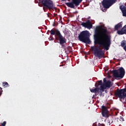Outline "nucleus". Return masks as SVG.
<instances>
[{
    "label": "nucleus",
    "instance_id": "34",
    "mask_svg": "<svg viewBox=\"0 0 126 126\" xmlns=\"http://www.w3.org/2000/svg\"><path fill=\"white\" fill-rule=\"evenodd\" d=\"M109 78L111 77V76H109Z\"/></svg>",
    "mask_w": 126,
    "mask_h": 126
},
{
    "label": "nucleus",
    "instance_id": "31",
    "mask_svg": "<svg viewBox=\"0 0 126 126\" xmlns=\"http://www.w3.org/2000/svg\"><path fill=\"white\" fill-rule=\"evenodd\" d=\"M101 126H105V125L104 124H102Z\"/></svg>",
    "mask_w": 126,
    "mask_h": 126
},
{
    "label": "nucleus",
    "instance_id": "33",
    "mask_svg": "<svg viewBox=\"0 0 126 126\" xmlns=\"http://www.w3.org/2000/svg\"><path fill=\"white\" fill-rule=\"evenodd\" d=\"M117 120H119V121H120V119L118 118Z\"/></svg>",
    "mask_w": 126,
    "mask_h": 126
},
{
    "label": "nucleus",
    "instance_id": "11",
    "mask_svg": "<svg viewBox=\"0 0 126 126\" xmlns=\"http://www.w3.org/2000/svg\"><path fill=\"white\" fill-rule=\"evenodd\" d=\"M104 55L105 53H104L103 50L101 49H99V50L95 54H94L95 57H98V59H102V58L104 57Z\"/></svg>",
    "mask_w": 126,
    "mask_h": 126
},
{
    "label": "nucleus",
    "instance_id": "18",
    "mask_svg": "<svg viewBox=\"0 0 126 126\" xmlns=\"http://www.w3.org/2000/svg\"><path fill=\"white\" fill-rule=\"evenodd\" d=\"M2 86L4 87V88H5L6 87H9V85L7 82H4L2 83Z\"/></svg>",
    "mask_w": 126,
    "mask_h": 126
},
{
    "label": "nucleus",
    "instance_id": "16",
    "mask_svg": "<svg viewBox=\"0 0 126 126\" xmlns=\"http://www.w3.org/2000/svg\"><path fill=\"white\" fill-rule=\"evenodd\" d=\"M91 49L94 52V54H96L97 51L99 50V49L98 48V47L94 46H92Z\"/></svg>",
    "mask_w": 126,
    "mask_h": 126
},
{
    "label": "nucleus",
    "instance_id": "8",
    "mask_svg": "<svg viewBox=\"0 0 126 126\" xmlns=\"http://www.w3.org/2000/svg\"><path fill=\"white\" fill-rule=\"evenodd\" d=\"M95 88L94 89H91L90 91L92 93H99L100 92H104V90L105 89V86L102 85L100 86V88H98V86H97V83L95 84Z\"/></svg>",
    "mask_w": 126,
    "mask_h": 126
},
{
    "label": "nucleus",
    "instance_id": "27",
    "mask_svg": "<svg viewBox=\"0 0 126 126\" xmlns=\"http://www.w3.org/2000/svg\"><path fill=\"white\" fill-rule=\"evenodd\" d=\"M120 120H121V121H122H122L123 122H124V121H125V120H124V119L123 118H120Z\"/></svg>",
    "mask_w": 126,
    "mask_h": 126
},
{
    "label": "nucleus",
    "instance_id": "6",
    "mask_svg": "<svg viewBox=\"0 0 126 126\" xmlns=\"http://www.w3.org/2000/svg\"><path fill=\"white\" fill-rule=\"evenodd\" d=\"M114 95L120 98V101H122V99H125L126 97V88L123 89H118L115 92Z\"/></svg>",
    "mask_w": 126,
    "mask_h": 126
},
{
    "label": "nucleus",
    "instance_id": "12",
    "mask_svg": "<svg viewBox=\"0 0 126 126\" xmlns=\"http://www.w3.org/2000/svg\"><path fill=\"white\" fill-rule=\"evenodd\" d=\"M65 4H66V5H67V6H68V7H70V8H74L75 6L72 0L71 2H66L65 3Z\"/></svg>",
    "mask_w": 126,
    "mask_h": 126
},
{
    "label": "nucleus",
    "instance_id": "20",
    "mask_svg": "<svg viewBox=\"0 0 126 126\" xmlns=\"http://www.w3.org/2000/svg\"><path fill=\"white\" fill-rule=\"evenodd\" d=\"M126 43L125 41H122V42L121 43V46L124 48V47H126Z\"/></svg>",
    "mask_w": 126,
    "mask_h": 126
},
{
    "label": "nucleus",
    "instance_id": "32",
    "mask_svg": "<svg viewBox=\"0 0 126 126\" xmlns=\"http://www.w3.org/2000/svg\"><path fill=\"white\" fill-rule=\"evenodd\" d=\"M55 16H56V15H57V14H54Z\"/></svg>",
    "mask_w": 126,
    "mask_h": 126
},
{
    "label": "nucleus",
    "instance_id": "2",
    "mask_svg": "<svg viewBox=\"0 0 126 126\" xmlns=\"http://www.w3.org/2000/svg\"><path fill=\"white\" fill-rule=\"evenodd\" d=\"M78 39L79 41L85 44L90 45L92 43L90 40V32L87 30L81 32L78 36Z\"/></svg>",
    "mask_w": 126,
    "mask_h": 126
},
{
    "label": "nucleus",
    "instance_id": "28",
    "mask_svg": "<svg viewBox=\"0 0 126 126\" xmlns=\"http://www.w3.org/2000/svg\"><path fill=\"white\" fill-rule=\"evenodd\" d=\"M47 16L48 17H51V16H50L49 14H47Z\"/></svg>",
    "mask_w": 126,
    "mask_h": 126
},
{
    "label": "nucleus",
    "instance_id": "25",
    "mask_svg": "<svg viewBox=\"0 0 126 126\" xmlns=\"http://www.w3.org/2000/svg\"><path fill=\"white\" fill-rule=\"evenodd\" d=\"M103 82H104V84H105L107 82V80H106V78H104L103 79Z\"/></svg>",
    "mask_w": 126,
    "mask_h": 126
},
{
    "label": "nucleus",
    "instance_id": "5",
    "mask_svg": "<svg viewBox=\"0 0 126 126\" xmlns=\"http://www.w3.org/2000/svg\"><path fill=\"white\" fill-rule=\"evenodd\" d=\"M125 73H126L125 69L123 67H120L118 70H114L113 74L115 78H120V79H122V78H124Z\"/></svg>",
    "mask_w": 126,
    "mask_h": 126
},
{
    "label": "nucleus",
    "instance_id": "14",
    "mask_svg": "<svg viewBox=\"0 0 126 126\" xmlns=\"http://www.w3.org/2000/svg\"><path fill=\"white\" fill-rule=\"evenodd\" d=\"M75 6L77 7L79 4H80L81 2H82L83 0H72Z\"/></svg>",
    "mask_w": 126,
    "mask_h": 126
},
{
    "label": "nucleus",
    "instance_id": "19",
    "mask_svg": "<svg viewBox=\"0 0 126 126\" xmlns=\"http://www.w3.org/2000/svg\"><path fill=\"white\" fill-rule=\"evenodd\" d=\"M98 84L96 83V86H97V87H99V86H102V85L103 84V81L102 80H100V81H97Z\"/></svg>",
    "mask_w": 126,
    "mask_h": 126
},
{
    "label": "nucleus",
    "instance_id": "17",
    "mask_svg": "<svg viewBox=\"0 0 126 126\" xmlns=\"http://www.w3.org/2000/svg\"><path fill=\"white\" fill-rule=\"evenodd\" d=\"M122 27H123V25L121 23H118V24L115 25V30H118L120 29V28H122Z\"/></svg>",
    "mask_w": 126,
    "mask_h": 126
},
{
    "label": "nucleus",
    "instance_id": "4",
    "mask_svg": "<svg viewBox=\"0 0 126 126\" xmlns=\"http://www.w3.org/2000/svg\"><path fill=\"white\" fill-rule=\"evenodd\" d=\"M40 2H41L42 5L48 9L49 10H56V7L54 5L53 1L51 0H39Z\"/></svg>",
    "mask_w": 126,
    "mask_h": 126
},
{
    "label": "nucleus",
    "instance_id": "22",
    "mask_svg": "<svg viewBox=\"0 0 126 126\" xmlns=\"http://www.w3.org/2000/svg\"><path fill=\"white\" fill-rule=\"evenodd\" d=\"M49 41H54V37H53V36H50V37L49 38Z\"/></svg>",
    "mask_w": 126,
    "mask_h": 126
},
{
    "label": "nucleus",
    "instance_id": "7",
    "mask_svg": "<svg viewBox=\"0 0 126 126\" xmlns=\"http://www.w3.org/2000/svg\"><path fill=\"white\" fill-rule=\"evenodd\" d=\"M116 1H117V0H103L102 5L104 8H109Z\"/></svg>",
    "mask_w": 126,
    "mask_h": 126
},
{
    "label": "nucleus",
    "instance_id": "3",
    "mask_svg": "<svg viewBox=\"0 0 126 126\" xmlns=\"http://www.w3.org/2000/svg\"><path fill=\"white\" fill-rule=\"evenodd\" d=\"M51 35H55V39L57 41H59L60 45H63L65 43H66V39L62 35L61 32L58 29L51 30L50 31Z\"/></svg>",
    "mask_w": 126,
    "mask_h": 126
},
{
    "label": "nucleus",
    "instance_id": "29",
    "mask_svg": "<svg viewBox=\"0 0 126 126\" xmlns=\"http://www.w3.org/2000/svg\"><path fill=\"white\" fill-rule=\"evenodd\" d=\"M53 26H54V27H55V26H56V24H55V23H54V24H53Z\"/></svg>",
    "mask_w": 126,
    "mask_h": 126
},
{
    "label": "nucleus",
    "instance_id": "21",
    "mask_svg": "<svg viewBox=\"0 0 126 126\" xmlns=\"http://www.w3.org/2000/svg\"><path fill=\"white\" fill-rule=\"evenodd\" d=\"M108 124L109 125H111L113 123V118H111L110 120H108Z\"/></svg>",
    "mask_w": 126,
    "mask_h": 126
},
{
    "label": "nucleus",
    "instance_id": "13",
    "mask_svg": "<svg viewBox=\"0 0 126 126\" xmlns=\"http://www.w3.org/2000/svg\"><path fill=\"white\" fill-rule=\"evenodd\" d=\"M120 8L122 12L123 16L126 17V7L124 6H120Z\"/></svg>",
    "mask_w": 126,
    "mask_h": 126
},
{
    "label": "nucleus",
    "instance_id": "26",
    "mask_svg": "<svg viewBox=\"0 0 126 126\" xmlns=\"http://www.w3.org/2000/svg\"><path fill=\"white\" fill-rule=\"evenodd\" d=\"M48 9L47 8H46L45 6H43V10L45 12H46V10Z\"/></svg>",
    "mask_w": 126,
    "mask_h": 126
},
{
    "label": "nucleus",
    "instance_id": "35",
    "mask_svg": "<svg viewBox=\"0 0 126 126\" xmlns=\"http://www.w3.org/2000/svg\"><path fill=\"white\" fill-rule=\"evenodd\" d=\"M55 43H56V41H54Z\"/></svg>",
    "mask_w": 126,
    "mask_h": 126
},
{
    "label": "nucleus",
    "instance_id": "15",
    "mask_svg": "<svg viewBox=\"0 0 126 126\" xmlns=\"http://www.w3.org/2000/svg\"><path fill=\"white\" fill-rule=\"evenodd\" d=\"M111 81H107L105 84H103V85L104 86V88L105 89H106V87H108V88H110V87H111V86L112 85H111Z\"/></svg>",
    "mask_w": 126,
    "mask_h": 126
},
{
    "label": "nucleus",
    "instance_id": "24",
    "mask_svg": "<svg viewBox=\"0 0 126 126\" xmlns=\"http://www.w3.org/2000/svg\"><path fill=\"white\" fill-rule=\"evenodd\" d=\"M5 125H6V122L4 121L3 123L1 124V126H5Z\"/></svg>",
    "mask_w": 126,
    "mask_h": 126
},
{
    "label": "nucleus",
    "instance_id": "10",
    "mask_svg": "<svg viewBox=\"0 0 126 126\" xmlns=\"http://www.w3.org/2000/svg\"><path fill=\"white\" fill-rule=\"evenodd\" d=\"M81 25L83 26V27H85L88 29H91L93 27L92 24H91V22H90L89 20H88L86 22H82Z\"/></svg>",
    "mask_w": 126,
    "mask_h": 126
},
{
    "label": "nucleus",
    "instance_id": "9",
    "mask_svg": "<svg viewBox=\"0 0 126 126\" xmlns=\"http://www.w3.org/2000/svg\"><path fill=\"white\" fill-rule=\"evenodd\" d=\"M101 114L102 115V117H104L105 118H109V111H108V108H107V107L104 105L102 106Z\"/></svg>",
    "mask_w": 126,
    "mask_h": 126
},
{
    "label": "nucleus",
    "instance_id": "30",
    "mask_svg": "<svg viewBox=\"0 0 126 126\" xmlns=\"http://www.w3.org/2000/svg\"><path fill=\"white\" fill-rule=\"evenodd\" d=\"M62 0V1H65V0Z\"/></svg>",
    "mask_w": 126,
    "mask_h": 126
},
{
    "label": "nucleus",
    "instance_id": "1",
    "mask_svg": "<svg viewBox=\"0 0 126 126\" xmlns=\"http://www.w3.org/2000/svg\"><path fill=\"white\" fill-rule=\"evenodd\" d=\"M99 29L100 27H96L94 34V44L99 45L100 47L103 48L106 51H108L109 48L111 46V37L108 34V30L107 29L101 28L100 34H99Z\"/></svg>",
    "mask_w": 126,
    "mask_h": 126
},
{
    "label": "nucleus",
    "instance_id": "23",
    "mask_svg": "<svg viewBox=\"0 0 126 126\" xmlns=\"http://www.w3.org/2000/svg\"><path fill=\"white\" fill-rule=\"evenodd\" d=\"M0 96H1V94H2V88H1V87H0Z\"/></svg>",
    "mask_w": 126,
    "mask_h": 126
}]
</instances>
